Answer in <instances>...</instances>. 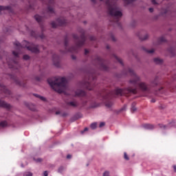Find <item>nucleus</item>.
<instances>
[{
    "mask_svg": "<svg viewBox=\"0 0 176 176\" xmlns=\"http://www.w3.org/2000/svg\"><path fill=\"white\" fill-rule=\"evenodd\" d=\"M126 74H129L131 76V79L129 80V83L131 85H133L135 88H132L131 87L125 89L116 88L113 92H111L109 94L107 95V96H105V99L111 98V96H114V95L122 96L130 94H137V85L138 87H139V89H140L142 91L146 93L151 92L150 87L146 85V82H141L140 77L138 76L132 69L129 68L127 69Z\"/></svg>",
    "mask_w": 176,
    "mask_h": 176,
    "instance_id": "f257e3e1",
    "label": "nucleus"
},
{
    "mask_svg": "<svg viewBox=\"0 0 176 176\" xmlns=\"http://www.w3.org/2000/svg\"><path fill=\"white\" fill-rule=\"evenodd\" d=\"M101 1H104L108 6V12L111 16L113 19V21H111L113 23L114 25H117L121 28V23L119 20L122 16V12L120 11V9L117 6L115 3H112L111 0H100Z\"/></svg>",
    "mask_w": 176,
    "mask_h": 176,
    "instance_id": "f03ea898",
    "label": "nucleus"
},
{
    "mask_svg": "<svg viewBox=\"0 0 176 176\" xmlns=\"http://www.w3.org/2000/svg\"><path fill=\"white\" fill-rule=\"evenodd\" d=\"M14 45L16 46V51H13L12 54H14L16 58H19V56L21 54V50H23V49L26 48L28 50H30V52H32V53L38 54L40 52L38 45L30 43L27 41H23L22 44L18 41H16L14 43Z\"/></svg>",
    "mask_w": 176,
    "mask_h": 176,
    "instance_id": "7ed1b4c3",
    "label": "nucleus"
},
{
    "mask_svg": "<svg viewBox=\"0 0 176 176\" xmlns=\"http://www.w3.org/2000/svg\"><path fill=\"white\" fill-rule=\"evenodd\" d=\"M73 36H74V39H76V46L69 48L68 47V38H67V37H65V50L60 51V52L63 54H65V53H77V50L79 49V47H82V46H83V45H85V42L86 41V37H85V33H82L81 34L80 39L79 38V37L77 34H74Z\"/></svg>",
    "mask_w": 176,
    "mask_h": 176,
    "instance_id": "20e7f679",
    "label": "nucleus"
},
{
    "mask_svg": "<svg viewBox=\"0 0 176 176\" xmlns=\"http://www.w3.org/2000/svg\"><path fill=\"white\" fill-rule=\"evenodd\" d=\"M47 82L56 91H57L56 89H65L67 87V80L65 78H51L48 79Z\"/></svg>",
    "mask_w": 176,
    "mask_h": 176,
    "instance_id": "39448f33",
    "label": "nucleus"
},
{
    "mask_svg": "<svg viewBox=\"0 0 176 176\" xmlns=\"http://www.w3.org/2000/svg\"><path fill=\"white\" fill-rule=\"evenodd\" d=\"M87 77H88V80H83L81 82V87L82 88L86 89L89 91H92L95 85L94 83L96 80V78L95 75L93 74H88Z\"/></svg>",
    "mask_w": 176,
    "mask_h": 176,
    "instance_id": "423d86ee",
    "label": "nucleus"
},
{
    "mask_svg": "<svg viewBox=\"0 0 176 176\" xmlns=\"http://www.w3.org/2000/svg\"><path fill=\"white\" fill-rule=\"evenodd\" d=\"M54 14H55L54 9L51 6H48L46 12L43 14V16L36 14L34 16V19L41 25L43 23L44 19H48V17L53 16Z\"/></svg>",
    "mask_w": 176,
    "mask_h": 176,
    "instance_id": "0eeeda50",
    "label": "nucleus"
},
{
    "mask_svg": "<svg viewBox=\"0 0 176 176\" xmlns=\"http://www.w3.org/2000/svg\"><path fill=\"white\" fill-rule=\"evenodd\" d=\"M96 65L97 67H99V68L102 70V71H108L109 67L105 65V61L102 59L100 57H97L96 58Z\"/></svg>",
    "mask_w": 176,
    "mask_h": 176,
    "instance_id": "6e6552de",
    "label": "nucleus"
},
{
    "mask_svg": "<svg viewBox=\"0 0 176 176\" xmlns=\"http://www.w3.org/2000/svg\"><path fill=\"white\" fill-rule=\"evenodd\" d=\"M6 61L8 63L9 68H11L12 69H19L18 61L15 60H10V61H9L8 59H6Z\"/></svg>",
    "mask_w": 176,
    "mask_h": 176,
    "instance_id": "1a4fd4ad",
    "label": "nucleus"
},
{
    "mask_svg": "<svg viewBox=\"0 0 176 176\" xmlns=\"http://www.w3.org/2000/svg\"><path fill=\"white\" fill-rule=\"evenodd\" d=\"M0 90L6 97L11 96V91L8 89L3 84H0Z\"/></svg>",
    "mask_w": 176,
    "mask_h": 176,
    "instance_id": "9d476101",
    "label": "nucleus"
},
{
    "mask_svg": "<svg viewBox=\"0 0 176 176\" xmlns=\"http://www.w3.org/2000/svg\"><path fill=\"white\" fill-rule=\"evenodd\" d=\"M52 60L56 67H60V56L57 54H53Z\"/></svg>",
    "mask_w": 176,
    "mask_h": 176,
    "instance_id": "9b49d317",
    "label": "nucleus"
},
{
    "mask_svg": "<svg viewBox=\"0 0 176 176\" xmlns=\"http://www.w3.org/2000/svg\"><path fill=\"white\" fill-rule=\"evenodd\" d=\"M10 78L13 80L17 85H19L23 87H25V84L22 83L19 80H18L15 76L11 75Z\"/></svg>",
    "mask_w": 176,
    "mask_h": 176,
    "instance_id": "f8f14e48",
    "label": "nucleus"
},
{
    "mask_svg": "<svg viewBox=\"0 0 176 176\" xmlns=\"http://www.w3.org/2000/svg\"><path fill=\"white\" fill-rule=\"evenodd\" d=\"M0 107L5 108L6 109H10L11 106L10 104L7 103L6 102H4L0 100Z\"/></svg>",
    "mask_w": 176,
    "mask_h": 176,
    "instance_id": "ddd939ff",
    "label": "nucleus"
},
{
    "mask_svg": "<svg viewBox=\"0 0 176 176\" xmlns=\"http://www.w3.org/2000/svg\"><path fill=\"white\" fill-rule=\"evenodd\" d=\"M66 105L67 107L76 108L78 106V103L76 100H74V101L67 102Z\"/></svg>",
    "mask_w": 176,
    "mask_h": 176,
    "instance_id": "4468645a",
    "label": "nucleus"
},
{
    "mask_svg": "<svg viewBox=\"0 0 176 176\" xmlns=\"http://www.w3.org/2000/svg\"><path fill=\"white\" fill-rule=\"evenodd\" d=\"M142 127L146 130H153L155 128L154 125L151 124H144Z\"/></svg>",
    "mask_w": 176,
    "mask_h": 176,
    "instance_id": "2eb2a0df",
    "label": "nucleus"
},
{
    "mask_svg": "<svg viewBox=\"0 0 176 176\" xmlns=\"http://www.w3.org/2000/svg\"><path fill=\"white\" fill-rule=\"evenodd\" d=\"M76 96L78 97H85L86 96V93L83 90L78 89L76 91Z\"/></svg>",
    "mask_w": 176,
    "mask_h": 176,
    "instance_id": "dca6fc26",
    "label": "nucleus"
},
{
    "mask_svg": "<svg viewBox=\"0 0 176 176\" xmlns=\"http://www.w3.org/2000/svg\"><path fill=\"white\" fill-rule=\"evenodd\" d=\"M168 53L170 54V57H174L175 56V48L174 47H169L168 48Z\"/></svg>",
    "mask_w": 176,
    "mask_h": 176,
    "instance_id": "f3484780",
    "label": "nucleus"
},
{
    "mask_svg": "<svg viewBox=\"0 0 176 176\" xmlns=\"http://www.w3.org/2000/svg\"><path fill=\"white\" fill-rule=\"evenodd\" d=\"M58 25H65V24H66V21L64 18H58L56 20Z\"/></svg>",
    "mask_w": 176,
    "mask_h": 176,
    "instance_id": "a211bd4d",
    "label": "nucleus"
},
{
    "mask_svg": "<svg viewBox=\"0 0 176 176\" xmlns=\"http://www.w3.org/2000/svg\"><path fill=\"white\" fill-rule=\"evenodd\" d=\"M8 126V123L6 120H3L0 122V127L1 128H6Z\"/></svg>",
    "mask_w": 176,
    "mask_h": 176,
    "instance_id": "6ab92c4d",
    "label": "nucleus"
},
{
    "mask_svg": "<svg viewBox=\"0 0 176 176\" xmlns=\"http://www.w3.org/2000/svg\"><path fill=\"white\" fill-rule=\"evenodd\" d=\"M154 63L158 65H160L163 63V60L160 58H154Z\"/></svg>",
    "mask_w": 176,
    "mask_h": 176,
    "instance_id": "aec40b11",
    "label": "nucleus"
},
{
    "mask_svg": "<svg viewBox=\"0 0 176 176\" xmlns=\"http://www.w3.org/2000/svg\"><path fill=\"white\" fill-rule=\"evenodd\" d=\"M2 10H8V11H11L12 10V8L10 6H0V12Z\"/></svg>",
    "mask_w": 176,
    "mask_h": 176,
    "instance_id": "412c9836",
    "label": "nucleus"
},
{
    "mask_svg": "<svg viewBox=\"0 0 176 176\" xmlns=\"http://www.w3.org/2000/svg\"><path fill=\"white\" fill-rule=\"evenodd\" d=\"M148 38V34H146L144 35L139 36V39L140 41H146Z\"/></svg>",
    "mask_w": 176,
    "mask_h": 176,
    "instance_id": "4be33fe9",
    "label": "nucleus"
},
{
    "mask_svg": "<svg viewBox=\"0 0 176 176\" xmlns=\"http://www.w3.org/2000/svg\"><path fill=\"white\" fill-rule=\"evenodd\" d=\"M65 170V167L61 166L58 168V173L62 174Z\"/></svg>",
    "mask_w": 176,
    "mask_h": 176,
    "instance_id": "5701e85b",
    "label": "nucleus"
},
{
    "mask_svg": "<svg viewBox=\"0 0 176 176\" xmlns=\"http://www.w3.org/2000/svg\"><path fill=\"white\" fill-rule=\"evenodd\" d=\"M136 103L135 102H133L132 103V106H131V112L134 113L137 111V108L135 107Z\"/></svg>",
    "mask_w": 176,
    "mask_h": 176,
    "instance_id": "b1692460",
    "label": "nucleus"
},
{
    "mask_svg": "<svg viewBox=\"0 0 176 176\" xmlns=\"http://www.w3.org/2000/svg\"><path fill=\"white\" fill-rule=\"evenodd\" d=\"M105 106L107 108H111L113 106V102L111 101H107L105 103Z\"/></svg>",
    "mask_w": 176,
    "mask_h": 176,
    "instance_id": "393cba45",
    "label": "nucleus"
},
{
    "mask_svg": "<svg viewBox=\"0 0 176 176\" xmlns=\"http://www.w3.org/2000/svg\"><path fill=\"white\" fill-rule=\"evenodd\" d=\"M163 42H166V38L164 36H161L158 38V43H162Z\"/></svg>",
    "mask_w": 176,
    "mask_h": 176,
    "instance_id": "a878e982",
    "label": "nucleus"
},
{
    "mask_svg": "<svg viewBox=\"0 0 176 176\" xmlns=\"http://www.w3.org/2000/svg\"><path fill=\"white\" fill-rule=\"evenodd\" d=\"M151 85L153 87L157 86V78H155L154 80L151 81Z\"/></svg>",
    "mask_w": 176,
    "mask_h": 176,
    "instance_id": "bb28decb",
    "label": "nucleus"
},
{
    "mask_svg": "<svg viewBox=\"0 0 176 176\" xmlns=\"http://www.w3.org/2000/svg\"><path fill=\"white\" fill-rule=\"evenodd\" d=\"M23 176H33V173L30 171H25L23 173Z\"/></svg>",
    "mask_w": 176,
    "mask_h": 176,
    "instance_id": "cd10ccee",
    "label": "nucleus"
},
{
    "mask_svg": "<svg viewBox=\"0 0 176 176\" xmlns=\"http://www.w3.org/2000/svg\"><path fill=\"white\" fill-rule=\"evenodd\" d=\"M113 56L116 58V59L117 60V61L118 63H120L122 65H124V63L122 60V59H120V58H118L116 55H113Z\"/></svg>",
    "mask_w": 176,
    "mask_h": 176,
    "instance_id": "c85d7f7f",
    "label": "nucleus"
},
{
    "mask_svg": "<svg viewBox=\"0 0 176 176\" xmlns=\"http://www.w3.org/2000/svg\"><path fill=\"white\" fill-rule=\"evenodd\" d=\"M56 115L58 116L60 115L62 117L65 118L67 116V113H60V111H58L56 112Z\"/></svg>",
    "mask_w": 176,
    "mask_h": 176,
    "instance_id": "c756f323",
    "label": "nucleus"
},
{
    "mask_svg": "<svg viewBox=\"0 0 176 176\" xmlns=\"http://www.w3.org/2000/svg\"><path fill=\"white\" fill-rule=\"evenodd\" d=\"M91 128L93 130H95L97 128V123L96 122H94L91 124Z\"/></svg>",
    "mask_w": 176,
    "mask_h": 176,
    "instance_id": "7c9ffc66",
    "label": "nucleus"
},
{
    "mask_svg": "<svg viewBox=\"0 0 176 176\" xmlns=\"http://www.w3.org/2000/svg\"><path fill=\"white\" fill-rule=\"evenodd\" d=\"M159 126H160V128L164 129V130H166L168 129V126L163 125L162 124H160Z\"/></svg>",
    "mask_w": 176,
    "mask_h": 176,
    "instance_id": "2f4dec72",
    "label": "nucleus"
},
{
    "mask_svg": "<svg viewBox=\"0 0 176 176\" xmlns=\"http://www.w3.org/2000/svg\"><path fill=\"white\" fill-rule=\"evenodd\" d=\"M169 12L168 10V9H165V10H164V12H161V15L165 16L166 14H168Z\"/></svg>",
    "mask_w": 176,
    "mask_h": 176,
    "instance_id": "473e14b6",
    "label": "nucleus"
},
{
    "mask_svg": "<svg viewBox=\"0 0 176 176\" xmlns=\"http://www.w3.org/2000/svg\"><path fill=\"white\" fill-rule=\"evenodd\" d=\"M34 161L36 162V163H40L42 162V159L41 158L36 159L35 157H34Z\"/></svg>",
    "mask_w": 176,
    "mask_h": 176,
    "instance_id": "72a5a7b5",
    "label": "nucleus"
},
{
    "mask_svg": "<svg viewBox=\"0 0 176 176\" xmlns=\"http://www.w3.org/2000/svg\"><path fill=\"white\" fill-rule=\"evenodd\" d=\"M145 52H147V53H150V54H152V53H154V50H147L146 49H144Z\"/></svg>",
    "mask_w": 176,
    "mask_h": 176,
    "instance_id": "f704fd0d",
    "label": "nucleus"
},
{
    "mask_svg": "<svg viewBox=\"0 0 176 176\" xmlns=\"http://www.w3.org/2000/svg\"><path fill=\"white\" fill-rule=\"evenodd\" d=\"M52 26L53 28H56L57 24L56 23V22L53 21L52 23Z\"/></svg>",
    "mask_w": 176,
    "mask_h": 176,
    "instance_id": "c9c22d12",
    "label": "nucleus"
},
{
    "mask_svg": "<svg viewBox=\"0 0 176 176\" xmlns=\"http://www.w3.org/2000/svg\"><path fill=\"white\" fill-rule=\"evenodd\" d=\"M126 3H127L128 4L133 3V1H135V0H124Z\"/></svg>",
    "mask_w": 176,
    "mask_h": 176,
    "instance_id": "e433bc0d",
    "label": "nucleus"
},
{
    "mask_svg": "<svg viewBox=\"0 0 176 176\" xmlns=\"http://www.w3.org/2000/svg\"><path fill=\"white\" fill-rule=\"evenodd\" d=\"M87 131H88V128L87 127L85 128V129L81 131L80 133H81L82 135H83L85 133V132H87Z\"/></svg>",
    "mask_w": 176,
    "mask_h": 176,
    "instance_id": "4c0bfd02",
    "label": "nucleus"
},
{
    "mask_svg": "<svg viewBox=\"0 0 176 176\" xmlns=\"http://www.w3.org/2000/svg\"><path fill=\"white\" fill-rule=\"evenodd\" d=\"M23 60H30V56L28 55H24Z\"/></svg>",
    "mask_w": 176,
    "mask_h": 176,
    "instance_id": "58836bf2",
    "label": "nucleus"
},
{
    "mask_svg": "<svg viewBox=\"0 0 176 176\" xmlns=\"http://www.w3.org/2000/svg\"><path fill=\"white\" fill-rule=\"evenodd\" d=\"M124 159L127 161L129 160V157H128L127 153L126 152L124 153Z\"/></svg>",
    "mask_w": 176,
    "mask_h": 176,
    "instance_id": "ea45409f",
    "label": "nucleus"
},
{
    "mask_svg": "<svg viewBox=\"0 0 176 176\" xmlns=\"http://www.w3.org/2000/svg\"><path fill=\"white\" fill-rule=\"evenodd\" d=\"M103 176H109V171H105V172L103 173Z\"/></svg>",
    "mask_w": 176,
    "mask_h": 176,
    "instance_id": "a19ab883",
    "label": "nucleus"
},
{
    "mask_svg": "<svg viewBox=\"0 0 176 176\" xmlns=\"http://www.w3.org/2000/svg\"><path fill=\"white\" fill-rule=\"evenodd\" d=\"M104 125H105V122H100V128H102V127L104 126Z\"/></svg>",
    "mask_w": 176,
    "mask_h": 176,
    "instance_id": "79ce46f5",
    "label": "nucleus"
},
{
    "mask_svg": "<svg viewBox=\"0 0 176 176\" xmlns=\"http://www.w3.org/2000/svg\"><path fill=\"white\" fill-rule=\"evenodd\" d=\"M41 100H42V101H46V98H45V97H43V96H40V98H39Z\"/></svg>",
    "mask_w": 176,
    "mask_h": 176,
    "instance_id": "37998d69",
    "label": "nucleus"
},
{
    "mask_svg": "<svg viewBox=\"0 0 176 176\" xmlns=\"http://www.w3.org/2000/svg\"><path fill=\"white\" fill-rule=\"evenodd\" d=\"M111 39L113 42H116V39L115 36L113 34L111 35Z\"/></svg>",
    "mask_w": 176,
    "mask_h": 176,
    "instance_id": "c03bdc74",
    "label": "nucleus"
},
{
    "mask_svg": "<svg viewBox=\"0 0 176 176\" xmlns=\"http://www.w3.org/2000/svg\"><path fill=\"white\" fill-rule=\"evenodd\" d=\"M34 96L37 98H40L41 96L37 94H34Z\"/></svg>",
    "mask_w": 176,
    "mask_h": 176,
    "instance_id": "a18cd8bd",
    "label": "nucleus"
},
{
    "mask_svg": "<svg viewBox=\"0 0 176 176\" xmlns=\"http://www.w3.org/2000/svg\"><path fill=\"white\" fill-rule=\"evenodd\" d=\"M67 158L68 160L72 159V155H70V154L67 155Z\"/></svg>",
    "mask_w": 176,
    "mask_h": 176,
    "instance_id": "49530a36",
    "label": "nucleus"
},
{
    "mask_svg": "<svg viewBox=\"0 0 176 176\" xmlns=\"http://www.w3.org/2000/svg\"><path fill=\"white\" fill-rule=\"evenodd\" d=\"M148 11H150V12H153L154 11V9L153 8H148Z\"/></svg>",
    "mask_w": 176,
    "mask_h": 176,
    "instance_id": "de8ad7c7",
    "label": "nucleus"
},
{
    "mask_svg": "<svg viewBox=\"0 0 176 176\" xmlns=\"http://www.w3.org/2000/svg\"><path fill=\"white\" fill-rule=\"evenodd\" d=\"M44 176H48V172L47 170L44 171Z\"/></svg>",
    "mask_w": 176,
    "mask_h": 176,
    "instance_id": "09e8293b",
    "label": "nucleus"
},
{
    "mask_svg": "<svg viewBox=\"0 0 176 176\" xmlns=\"http://www.w3.org/2000/svg\"><path fill=\"white\" fill-rule=\"evenodd\" d=\"M151 2H153V4H157V3L156 2V0H152Z\"/></svg>",
    "mask_w": 176,
    "mask_h": 176,
    "instance_id": "8fccbe9b",
    "label": "nucleus"
},
{
    "mask_svg": "<svg viewBox=\"0 0 176 176\" xmlns=\"http://www.w3.org/2000/svg\"><path fill=\"white\" fill-rule=\"evenodd\" d=\"M126 109V107L125 106V107H124L123 108H122L121 111H125Z\"/></svg>",
    "mask_w": 176,
    "mask_h": 176,
    "instance_id": "3c124183",
    "label": "nucleus"
},
{
    "mask_svg": "<svg viewBox=\"0 0 176 176\" xmlns=\"http://www.w3.org/2000/svg\"><path fill=\"white\" fill-rule=\"evenodd\" d=\"M173 170H175V173H176V165L173 166Z\"/></svg>",
    "mask_w": 176,
    "mask_h": 176,
    "instance_id": "603ef678",
    "label": "nucleus"
},
{
    "mask_svg": "<svg viewBox=\"0 0 176 176\" xmlns=\"http://www.w3.org/2000/svg\"><path fill=\"white\" fill-rule=\"evenodd\" d=\"M156 102L155 99H151V102L155 103Z\"/></svg>",
    "mask_w": 176,
    "mask_h": 176,
    "instance_id": "864d4df0",
    "label": "nucleus"
},
{
    "mask_svg": "<svg viewBox=\"0 0 176 176\" xmlns=\"http://www.w3.org/2000/svg\"><path fill=\"white\" fill-rule=\"evenodd\" d=\"M88 53H89V51L87 50H85V54H88Z\"/></svg>",
    "mask_w": 176,
    "mask_h": 176,
    "instance_id": "5fc2aeb1",
    "label": "nucleus"
},
{
    "mask_svg": "<svg viewBox=\"0 0 176 176\" xmlns=\"http://www.w3.org/2000/svg\"><path fill=\"white\" fill-rule=\"evenodd\" d=\"M44 37H45V36H44L43 34H41V35L40 36V38H41V39H43Z\"/></svg>",
    "mask_w": 176,
    "mask_h": 176,
    "instance_id": "6e6d98bb",
    "label": "nucleus"
},
{
    "mask_svg": "<svg viewBox=\"0 0 176 176\" xmlns=\"http://www.w3.org/2000/svg\"><path fill=\"white\" fill-rule=\"evenodd\" d=\"M30 109L31 111H35V109H34V108H30Z\"/></svg>",
    "mask_w": 176,
    "mask_h": 176,
    "instance_id": "4d7b16f0",
    "label": "nucleus"
},
{
    "mask_svg": "<svg viewBox=\"0 0 176 176\" xmlns=\"http://www.w3.org/2000/svg\"><path fill=\"white\" fill-rule=\"evenodd\" d=\"M36 79L37 81H40L41 80L40 78H38V77H36Z\"/></svg>",
    "mask_w": 176,
    "mask_h": 176,
    "instance_id": "13d9d810",
    "label": "nucleus"
},
{
    "mask_svg": "<svg viewBox=\"0 0 176 176\" xmlns=\"http://www.w3.org/2000/svg\"><path fill=\"white\" fill-rule=\"evenodd\" d=\"M86 103H87V102H83V103H82L83 106H85Z\"/></svg>",
    "mask_w": 176,
    "mask_h": 176,
    "instance_id": "bf43d9fd",
    "label": "nucleus"
},
{
    "mask_svg": "<svg viewBox=\"0 0 176 176\" xmlns=\"http://www.w3.org/2000/svg\"><path fill=\"white\" fill-rule=\"evenodd\" d=\"M93 3H96V0H91Z\"/></svg>",
    "mask_w": 176,
    "mask_h": 176,
    "instance_id": "052dcab7",
    "label": "nucleus"
},
{
    "mask_svg": "<svg viewBox=\"0 0 176 176\" xmlns=\"http://www.w3.org/2000/svg\"><path fill=\"white\" fill-rule=\"evenodd\" d=\"M72 58H73V60H76V58L75 56H72Z\"/></svg>",
    "mask_w": 176,
    "mask_h": 176,
    "instance_id": "680f3d73",
    "label": "nucleus"
},
{
    "mask_svg": "<svg viewBox=\"0 0 176 176\" xmlns=\"http://www.w3.org/2000/svg\"><path fill=\"white\" fill-rule=\"evenodd\" d=\"M91 41H94L95 38L94 37H91Z\"/></svg>",
    "mask_w": 176,
    "mask_h": 176,
    "instance_id": "e2e57ef3",
    "label": "nucleus"
},
{
    "mask_svg": "<svg viewBox=\"0 0 176 176\" xmlns=\"http://www.w3.org/2000/svg\"><path fill=\"white\" fill-rule=\"evenodd\" d=\"M162 90H163V87L160 88V91H161Z\"/></svg>",
    "mask_w": 176,
    "mask_h": 176,
    "instance_id": "0e129e2a",
    "label": "nucleus"
},
{
    "mask_svg": "<svg viewBox=\"0 0 176 176\" xmlns=\"http://www.w3.org/2000/svg\"><path fill=\"white\" fill-rule=\"evenodd\" d=\"M32 35L33 36H35V38H36V36H34L33 33H32Z\"/></svg>",
    "mask_w": 176,
    "mask_h": 176,
    "instance_id": "69168bd1",
    "label": "nucleus"
},
{
    "mask_svg": "<svg viewBox=\"0 0 176 176\" xmlns=\"http://www.w3.org/2000/svg\"><path fill=\"white\" fill-rule=\"evenodd\" d=\"M107 49H109V45L107 46Z\"/></svg>",
    "mask_w": 176,
    "mask_h": 176,
    "instance_id": "338daca9",
    "label": "nucleus"
},
{
    "mask_svg": "<svg viewBox=\"0 0 176 176\" xmlns=\"http://www.w3.org/2000/svg\"><path fill=\"white\" fill-rule=\"evenodd\" d=\"M41 28H42V30H43V25H41Z\"/></svg>",
    "mask_w": 176,
    "mask_h": 176,
    "instance_id": "774afa93",
    "label": "nucleus"
}]
</instances>
